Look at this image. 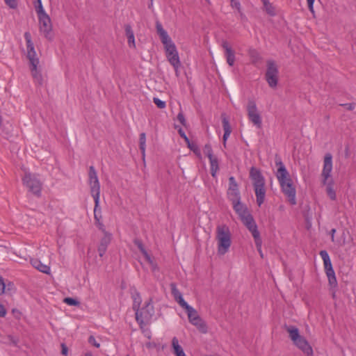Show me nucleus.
<instances>
[{
    "label": "nucleus",
    "instance_id": "1",
    "mask_svg": "<svg viewBox=\"0 0 356 356\" xmlns=\"http://www.w3.org/2000/svg\"><path fill=\"white\" fill-rule=\"evenodd\" d=\"M275 163L277 167L276 177L279 181L282 193L291 205L296 204V188L293 184L291 176L283 163L281 157L277 154H276L275 157Z\"/></svg>",
    "mask_w": 356,
    "mask_h": 356
},
{
    "label": "nucleus",
    "instance_id": "2",
    "mask_svg": "<svg viewBox=\"0 0 356 356\" xmlns=\"http://www.w3.org/2000/svg\"><path fill=\"white\" fill-rule=\"evenodd\" d=\"M156 29L161 42L164 46L165 56L170 63L173 66L175 71H177L181 66V62L179 54L175 43L172 42L167 31L163 29L160 22L156 21Z\"/></svg>",
    "mask_w": 356,
    "mask_h": 356
},
{
    "label": "nucleus",
    "instance_id": "3",
    "mask_svg": "<svg viewBox=\"0 0 356 356\" xmlns=\"http://www.w3.org/2000/svg\"><path fill=\"white\" fill-rule=\"evenodd\" d=\"M24 36L26 42L27 58L29 60L31 74L34 81L39 85H42V76L40 72L38 70L39 59L36 56L34 45L31 40V35L29 32H25Z\"/></svg>",
    "mask_w": 356,
    "mask_h": 356
},
{
    "label": "nucleus",
    "instance_id": "4",
    "mask_svg": "<svg viewBox=\"0 0 356 356\" xmlns=\"http://www.w3.org/2000/svg\"><path fill=\"white\" fill-rule=\"evenodd\" d=\"M250 177L252 181L257 204L259 207L264 202L266 197L265 179L260 170L252 167L250 170Z\"/></svg>",
    "mask_w": 356,
    "mask_h": 356
},
{
    "label": "nucleus",
    "instance_id": "5",
    "mask_svg": "<svg viewBox=\"0 0 356 356\" xmlns=\"http://www.w3.org/2000/svg\"><path fill=\"white\" fill-rule=\"evenodd\" d=\"M216 240L218 241V253L220 255L226 254L231 246V232L226 225H218L216 228Z\"/></svg>",
    "mask_w": 356,
    "mask_h": 356
},
{
    "label": "nucleus",
    "instance_id": "6",
    "mask_svg": "<svg viewBox=\"0 0 356 356\" xmlns=\"http://www.w3.org/2000/svg\"><path fill=\"white\" fill-rule=\"evenodd\" d=\"M88 184L90 188L91 195L95 201L94 216L97 220H99L97 211L99 205L100 184L95 168L92 165L89 168Z\"/></svg>",
    "mask_w": 356,
    "mask_h": 356
},
{
    "label": "nucleus",
    "instance_id": "7",
    "mask_svg": "<svg viewBox=\"0 0 356 356\" xmlns=\"http://www.w3.org/2000/svg\"><path fill=\"white\" fill-rule=\"evenodd\" d=\"M24 185L28 191L37 197L41 195L42 182L35 174L26 172L22 178Z\"/></svg>",
    "mask_w": 356,
    "mask_h": 356
},
{
    "label": "nucleus",
    "instance_id": "8",
    "mask_svg": "<svg viewBox=\"0 0 356 356\" xmlns=\"http://www.w3.org/2000/svg\"><path fill=\"white\" fill-rule=\"evenodd\" d=\"M154 314V309L153 305L151 303V300L145 304V306L142 307L140 309L137 308L136 311V320L140 325V327L143 325L147 324L151 321Z\"/></svg>",
    "mask_w": 356,
    "mask_h": 356
},
{
    "label": "nucleus",
    "instance_id": "9",
    "mask_svg": "<svg viewBox=\"0 0 356 356\" xmlns=\"http://www.w3.org/2000/svg\"><path fill=\"white\" fill-rule=\"evenodd\" d=\"M278 74L279 70L275 62L273 60H267L265 77L268 86L272 88H275L277 86Z\"/></svg>",
    "mask_w": 356,
    "mask_h": 356
},
{
    "label": "nucleus",
    "instance_id": "10",
    "mask_svg": "<svg viewBox=\"0 0 356 356\" xmlns=\"http://www.w3.org/2000/svg\"><path fill=\"white\" fill-rule=\"evenodd\" d=\"M248 118L249 120L257 128H261L262 119L259 114L256 102L253 99H249L246 106Z\"/></svg>",
    "mask_w": 356,
    "mask_h": 356
},
{
    "label": "nucleus",
    "instance_id": "11",
    "mask_svg": "<svg viewBox=\"0 0 356 356\" xmlns=\"http://www.w3.org/2000/svg\"><path fill=\"white\" fill-rule=\"evenodd\" d=\"M40 31L49 40L52 38V24L49 16L47 14L39 15Z\"/></svg>",
    "mask_w": 356,
    "mask_h": 356
},
{
    "label": "nucleus",
    "instance_id": "12",
    "mask_svg": "<svg viewBox=\"0 0 356 356\" xmlns=\"http://www.w3.org/2000/svg\"><path fill=\"white\" fill-rule=\"evenodd\" d=\"M323 168L322 176L323 177V183L326 184L327 179L330 177L332 170V156L330 153H327L324 157Z\"/></svg>",
    "mask_w": 356,
    "mask_h": 356
},
{
    "label": "nucleus",
    "instance_id": "13",
    "mask_svg": "<svg viewBox=\"0 0 356 356\" xmlns=\"http://www.w3.org/2000/svg\"><path fill=\"white\" fill-rule=\"evenodd\" d=\"M227 196L230 201L241 198L238 184L232 176L229 178Z\"/></svg>",
    "mask_w": 356,
    "mask_h": 356
},
{
    "label": "nucleus",
    "instance_id": "14",
    "mask_svg": "<svg viewBox=\"0 0 356 356\" xmlns=\"http://www.w3.org/2000/svg\"><path fill=\"white\" fill-rule=\"evenodd\" d=\"M293 343L307 356H313V349L304 337Z\"/></svg>",
    "mask_w": 356,
    "mask_h": 356
},
{
    "label": "nucleus",
    "instance_id": "15",
    "mask_svg": "<svg viewBox=\"0 0 356 356\" xmlns=\"http://www.w3.org/2000/svg\"><path fill=\"white\" fill-rule=\"evenodd\" d=\"M221 46L225 50V56L227 64L231 67L233 66L235 62V54L234 50L226 40L222 41Z\"/></svg>",
    "mask_w": 356,
    "mask_h": 356
},
{
    "label": "nucleus",
    "instance_id": "16",
    "mask_svg": "<svg viewBox=\"0 0 356 356\" xmlns=\"http://www.w3.org/2000/svg\"><path fill=\"white\" fill-rule=\"evenodd\" d=\"M233 204L234 209L238 214L241 219L245 216V215L250 214L248 211L246 207L241 202V198L231 201Z\"/></svg>",
    "mask_w": 356,
    "mask_h": 356
},
{
    "label": "nucleus",
    "instance_id": "17",
    "mask_svg": "<svg viewBox=\"0 0 356 356\" xmlns=\"http://www.w3.org/2000/svg\"><path fill=\"white\" fill-rule=\"evenodd\" d=\"M111 236L108 233H105L104 236L101 238L100 243L98 247V253L99 257H103L105 254L108 245L111 243Z\"/></svg>",
    "mask_w": 356,
    "mask_h": 356
},
{
    "label": "nucleus",
    "instance_id": "18",
    "mask_svg": "<svg viewBox=\"0 0 356 356\" xmlns=\"http://www.w3.org/2000/svg\"><path fill=\"white\" fill-rule=\"evenodd\" d=\"M319 254L323 261L325 273H332L334 272L327 252L326 250H321Z\"/></svg>",
    "mask_w": 356,
    "mask_h": 356
},
{
    "label": "nucleus",
    "instance_id": "19",
    "mask_svg": "<svg viewBox=\"0 0 356 356\" xmlns=\"http://www.w3.org/2000/svg\"><path fill=\"white\" fill-rule=\"evenodd\" d=\"M221 118H222V127H223V130H224V134H223L222 139H223L224 145H225L226 140H227V138H229V136L232 132V129H231V126L229 124V120L227 118L226 115L225 113L222 114Z\"/></svg>",
    "mask_w": 356,
    "mask_h": 356
},
{
    "label": "nucleus",
    "instance_id": "20",
    "mask_svg": "<svg viewBox=\"0 0 356 356\" xmlns=\"http://www.w3.org/2000/svg\"><path fill=\"white\" fill-rule=\"evenodd\" d=\"M248 229L251 232V234L254 238V243H255L257 250L260 251L261 246L262 245V240L260 236V233L258 231L257 225H254L253 227H250L248 228Z\"/></svg>",
    "mask_w": 356,
    "mask_h": 356
},
{
    "label": "nucleus",
    "instance_id": "21",
    "mask_svg": "<svg viewBox=\"0 0 356 356\" xmlns=\"http://www.w3.org/2000/svg\"><path fill=\"white\" fill-rule=\"evenodd\" d=\"M285 330L289 333V337L293 343L302 337L300 334L298 328L294 325H286Z\"/></svg>",
    "mask_w": 356,
    "mask_h": 356
},
{
    "label": "nucleus",
    "instance_id": "22",
    "mask_svg": "<svg viewBox=\"0 0 356 356\" xmlns=\"http://www.w3.org/2000/svg\"><path fill=\"white\" fill-rule=\"evenodd\" d=\"M31 264L37 270L39 271L49 275L50 273V267L46 264H43L39 259H31Z\"/></svg>",
    "mask_w": 356,
    "mask_h": 356
},
{
    "label": "nucleus",
    "instance_id": "23",
    "mask_svg": "<svg viewBox=\"0 0 356 356\" xmlns=\"http://www.w3.org/2000/svg\"><path fill=\"white\" fill-rule=\"evenodd\" d=\"M190 323L195 326L197 329L202 333H207L208 331L207 325L205 321L200 317H196L195 319L190 321Z\"/></svg>",
    "mask_w": 356,
    "mask_h": 356
},
{
    "label": "nucleus",
    "instance_id": "24",
    "mask_svg": "<svg viewBox=\"0 0 356 356\" xmlns=\"http://www.w3.org/2000/svg\"><path fill=\"white\" fill-rule=\"evenodd\" d=\"M125 34L127 38V42L129 47L135 48V37L134 33L130 24H125L124 26Z\"/></svg>",
    "mask_w": 356,
    "mask_h": 356
},
{
    "label": "nucleus",
    "instance_id": "25",
    "mask_svg": "<svg viewBox=\"0 0 356 356\" xmlns=\"http://www.w3.org/2000/svg\"><path fill=\"white\" fill-rule=\"evenodd\" d=\"M172 346L174 350V354L176 356H186L182 347L179 343V340L176 337L172 339Z\"/></svg>",
    "mask_w": 356,
    "mask_h": 356
},
{
    "label": "nucleus",
    "instance_id": "26",
    "mask_svg": "<svg viewBox=\"0 0 356 356\" xmlns=\"http://www.w3.org/2000/svg\"><path fill=\"white\" fill-rule=\"evenodd\" d=\"M210 163L211 175L213 177H216L217 172L219 170L218 159L216 156L209 158Z\"/></svg>",
    "mask_w": 356,
    "mask_h": 356
},
{
    "label": "nucleus",
    "instance_id": "27",
    "mask_svg": "<svg viewBox=\"0 0 356 356\" xmlns=\"http://www.w3.org/2000/svg\"><path fill=\"white\" fill-rule=\"evenodd\" d=\"M265 11L270 16H275L276 9L275 7L268 0H261Z\"/></svg>",
    "mask_w": 356,
    "mask_h": 356
},
{
    "label": "nucleus",
    "instance_id": "28",
    "mask_svg": "<svg viewBox=\"0 0 356 356\" xmlns=\"http://www.w3.org/2000/svg\"><path fill=\"white\" fill-rule=\"evenodd\" d=\"M326 275L328 279L329 285L330 286L331 289L334 290V293H333V297H334V294H335V289L337 287V278L335 276V273L333 272L332 273H327Z\"/></svg>",
    "mask_w": 356,
    "mask_h": 356
},
{
    "label": "nucleus",
    "instance_id": "29",
    "mask_svg": "<svg viewBox=\"0 0 356 356\" xmlns=\"http://www.w3.org/2000/svg\"><path fill=\"white\" fill-rule=\"evenodd\" d=\"M145 147H146V134L145 133H141L139 137V148L142 154V156L144 159L145 156Z\"/></svg>",
    "mask_w": 356,
    "mask_h": 356
},
{
    "label": "nucleus",
    "instance_id": "30",
    "mask_svg": "<svg viewBox=\"0 0 356 356\" xmlns=\"http://www.w3.org/2000/svg\"><path fill=\"white\" fill-rule=\"evenodd\" d=\"M245 226L248 228L250 227H253L254 225H257L252 216L250 213L248 215H245L243 218L241 219Z\"/></svg>",
    "mask_w": 356,
    "mask_h": 356
},
{
    "label": "nucleus",
    "instance_id": "31",
    "mask_svg": "<svg viewBox=\"0 0 356 356\" xmlns=\"http://www.w3.org/2000/svg\"><path fill=\"white\" fill-rule=\"evenodd\" d=\"M186 311L188 321H192V320L195 319L196 317H199V314L196 309H195L191 305L185 309Z\"/></svg>",
    "mask_w": 356,
    "mask_h": 356
},
{
    "label": "nucleus",
    "instance_id": "32",
    "mask_svg": "<svg viewBox=\"0 0 356 356\" xmlns=\"http://www.w3.org/2000/svg\"><path fill=\"white\" fill-rule=\"evenodd\" d=\"M251 61L253 64H256L261 60V57L258 51L254 49H250L248 51Z\"/></svg>",
    "mask_w": 356,
    "mask_h": 356
},
{
    "label": "nucleus",
    "instance_id": "33",
    "mask_svg": "<svg viewBox=\"0 0 356 356\" xmlns=\"http://www.w3.org/2000/svg\"><path fill=\"white\" fill-rule=\"evenodd\" d=\"M19 339L17 337H15L12 335H8L5 341H3V343L9 346H13L17 347L18 346Z\"/></svg>",
    "mask_w": 356,
    "mask_h": 356
},
{
    "label": "nucleus",
    "instance_id": "34",
    "mask_svg": "<svg viewBox=\"0 0 356 356\" xmlns=\"http://www.w3.org/2000/svg\"><path fill=\"white\" fill-rule=\"evenodd\" d=\"M326 191H327V195L332 200H336V197H337L336 193L332 187V183H329L327 184Z\"/></svg>",
    "mask_w": 356,
    "mask_h": 356
},
{
    "label": "nucleus",
    "instance_id": "35",
    "mask_svg": "<svg viewBox=\"0 0 356 356\" xmlns=\"http://www.w3.org/2000/svg\"><path fill=\"white\" fill-rule=\"evenodd\" d=\"M170 289H171L172 295L173 296L175 299H177L178 297L182 296L181 293L177 288L176 284L171 283L170 284Z\"/></svg>",
    "mask_w": 356,
    "mask_h": 356
},
{
    "label": "nucleus",
    "instance_id": "36",
    "mask_svg": "<svg viewBox=\"0 0 356 356\" xmlns=\"http://www.w3.org/2000/svg\"><path fill=\"white\" fill-rule=\"evenodd\" d=\"M35 8L38 16L47 14L43 8L41 0L37 1V4L35 5Z\"/></svg>",
    "mask_w": 356,
    "mask_h": 356
},
{
    "label": "nucleus",
    "instance_id": "37",
    "mask_svg": "<svg viewBox=\"0 0 356 356\" xmlns=\"http://www.w3.org/2000/svg\"><path fill=\"white\" fill-rule=\"evenodd\" d=\"M203 152L208 157V159L215 156L213 154V150H212L211 145H209V144H206L204 145V149H203Z\"/></svg>",
    "mask_w": 356,
    "mask_h": 356
},
{
    "label": "nucleus",
    "instance_id": "38",
    "mask_svg": "<svg viewBox=\"0 0 356 356\" xmlns=\"http://www.w3.org/2000/svg\"><path fill=\"white\" fill-rule=\"evenodd\" d=\"M64 302L70 306H79L80 304L77 300L72 298H65L64 299Z\"/></svg>",
    "mask_w": 356,
    "mask_h": 356
},
{
    "label": "nucleus",
    "instance_id": "39",
    "mask_svg": "<svg viewBox=\"0 0 356 356\" xmlns=\"http://www.w3.org/2000/svg\"><path fill=\"white\" fill-rule=\"evenodd\" d=\"M140 302H141V300H140V294L138 293H136L134 296V305H133V309L134 311H136L137 308L139 309Z\"/></svg>",
    "mask_w": 356,
    "mask_h": 356
},
{
    "label": "nucleus",
    "instance_id": "40",
    "mask_svg": "<svg viewBox=\"0 0 356 356\" xmlns=\"http://www.w3.org/2000/svg\"><path fill=\"white\" fill-rule=\"evenodd\" d=\"M153 102L156 105V106L159 108H164L166 106L165 102L161 100L158 97H154Z\"/></svg>",
    "mask_w": 356,
    "mask_h": 356
},
{
    "label": "nucleus",
    "instance_id": "41",
    "mask_svg": "<svg viewBox=\"0 0 356 356\" xmlns=\"http://www.w3.org/2000/svg\"><path fill=\"white\" fill-rule=\"evenodd\" d=\"M177 303L182 307L184 308V309H186V308H188L190 305L184 300V299L183 298V296H181L179 297H178L177 299H175Z\"/></svg>",
    "mask_w": 356,
    "mask_h": 356
},
{
    "label": "nucleus",
    "instance_id": "42",
    "mask_svg": "<svg viewBox=\"0 0 356 356\" xmlns=\"http://www.w3.org/2000/svg\"><path fill=\"white\" fill-rule=\"evenodd\" d=\"M188 147L191 151H193L195 154H197V155H200V148H199L198 145L195 143L192 142L190 144V146H188Z\"/></svg>",
    "mask_w": 356,
    "mask_h": 356
},
{
    "label": "nucleus",
    "instance_id": "43",
    "mask_svg": "<svg viewBox=\"0 0 356 356\" xmlns=\"http://www.w3.org/2000/svg\"><path fill=\"white\" fill-rule=\"evenodd\" d=\"M4 1H5V3L10 8H12V9H15L18 6L17 0H4Z\"/></svg>",
    "mask_w": 356,
    "mask_h": 356
},
{
    "label": "nucleus",
    "instance_id": "44",
    "mask_svg": "<svg viewBox=\"0 0 356 356\" xmlns=\"http://www.w3.org/2000/svg\"><path fill=\"white\" fill-rule=\"evenodd\" d=\"M231 6L234 8L237 9V10L242 15L241 9V3L237 0H231Z\"/></svg>",
    "mask_w": 356,
    "mask_h": 356
},
{
    "label": "nucleus",
    "instance_id": "45",
    "mask_svg": "<svg viewBox=\"0 0 356 356\" xmlns=\"http://www.w3.org/2000/svg\"><path fill=\"white\" fill-rule=\"evenodd\" d=\"M177 120L184 127L186 126V120L185 119L184 115L182 112H179L177 116Z\"/></svg>",
    "mask_w": 356,
    "mask_h": 356
},
{
    "label": "nucleus",
    "instance_id": "46",
    "mask_svg": "<svg viewBox=\"0 0 356 356\" xmlns=\"http://www.w3.org/2000/svg\"><path fill=\"white\" fill-rule=\"evenodd\" d=\"M145 259L153 267V270H154L156 268V265H154L152 259H151V257L150 255L147 252H145V254H143Z\"/></svg>",
    "mask_w": 356,
    "mask_h": 356
},
{
    "label": "nucleus",
    "instance_id": "47",
    "mask_svg": "<svg viewBox=\"0 0 356 356\" xmlns=\"http://www.w3.org/2000/svg\"><path fill=\"white\" fill-rule=\"evenodd\" d=\"M88 342L92 344L96 348H99L100 346V344L98 342H97L95 338L93 336H90L88 339Z\"/></svg>",
    "mask_w": 356,
    "mask_h": 356
},
{
    "label": "nucleus",
    "instance_id": "48",
    "mask_svg": "<svg viewBox=\"0 0 356 356\" xmlns=\"http://www.w3.org/2000/svg\"><path fill=\"white\" fill-rule=\"evenodd\" d=\"M135 243L137 245L138 249L140 250V252L143 254L145 252H147L146 250L145 249L142 242L140 241H136Z\"/></svg>",
    "mask_w": 356,
    "mask_h": 356
},
{
    "label": "nucleus",
    "instance_id": "49",
    "mask_svg": "<svg viewBox=\"0 0 356 356\" xmlns=\"http://www.w3.org/2000/svg\"><path fill=\"white\" fill-rule=\"evenodd\" d=\"M6 284L3 279L0 276V295L3 294L5 291Z\"/></svg>",
    "mask_w": 356,
    "mask_h": 356
},
{
    "label": "nucleus",
    "instance_id": "50",
    "mask_svg": "<svg viewBox=\"0 0 356 356\" xmlns=\"http://www.w3.org/2000/svg\"><path fill=\"white\" fill-rule=\"evenodd\" d=\"M307 1L308 8H309V11L311 13H314V0H307Z\"/></svg>",
    "mask_w": 356,
    "mask_h": 356
},
{
    "label": "nucleus",
    "instance_id": "51",
    "mask_svg": "<svg viewBox=\"0 0 356 356\" xmlns=\"http://www.w3.org/2000/svg\"><path fill=\"white\" fill-rule=\"evenodd\" d=\"M7 314V311L3 305L0 303V317H4Z\"/></svg>",
    "mask_w": 356,
    "mask_h": 356
},
{
    "label": "nucleus",
    "instance_id": "52",
    "mask_svg": "<svg viewBox=\"0 0 356 356\" xmlns=\"http://www.w3.org/2000/svg\"><path fill=\"white\" fill-rule=\"evenodd\" d=\"M342 106H344L347 110L352 111L355 108V104L350 103V104H341Z\"/></svg>",
    "mask_w": 356,
    "mask_h": 356
},
{
    "label": "nucleus",
    "instance_id": "53",
    "mask_svg": "<svg viewBox=\"0 0 356 356\" xmlns=\"http://www.w3.org/2000/svg\"><path fill=\"white\" fill-rule=\"evenodd\" d=\"M67 348L65 344H62V354L64 355H67Z\"/></svg>",
    "mask_w": 356,
    "mask_h": 356
},
{
    "label": "nucleus",
    "instance_id": "54",
    "mask_svg": "<svg viewBox=\"0 0 356 356\" xmlns=\"http://www.w3.org/2000/svg\"><path fill=\"white\" fill-rule=\"evenodd\" d=\"M178 133L179 134V136L182 138L184 137V136H186V134L184 132V131L182 129V128L181 127H179L178 129Z\"/></svg>",
    "mask_w": 356,
    "mask_h": 356
},
{
    "label": "nucleus",
    "instance_id": "55",
    "mask_svg": "<svg viewBox=\"0 0 356 356\" xmlns=\"http://www.w3.org/2000/svg\"><path fill=\"white\" fill-rule=\"evenodd\" d=\"M182 138L184 140V141L186 142V143L187 144V146H190V144L192 143L190 141L189 138L187 137V136H184V137H182Z\"/></svg>",
    "mask_w": 356,
    "mask_h": 356
},
{
    "label": "nucleus",
    "instance_id": "56",
    "mask_svg": "<svg viewBox=\"0 0 356 356\" xmlns=\"http://www.w3.org/2000/svg\"><path fill=\"white\" fill-rule=\"evenodd\" d=\"M182 138L184 140V141L186 142V143L187 144V146H190V144L192 143L190 141L189 138L187 137V136H184V137H182Z\"/></svg>",
    "mask_w": 356,
    "mask_h": 356
},
{
    "label": "nucleus",
    "instance_id": "57",
    "mask_svg": "<svg viewBox=\"0 0 356 356\" xmlns=\"http://www.w3.org/2000/svg\"><path fill=\"white\" fill-rule=\"evenodd\" d=\"M335 232H336V229H332L331 231H330L331 238H332V241H334V238Z\"/></svg>",
    "mask_w": 356,
    "mask_h": 356
},
{
    "label": "nucleus",
    "instance_id": "58",
    "mask_svg": "<svg viewBox=\"0 0 356 356\" xmlns=\"http://www.w3.org/2000/svg\"><path fill=\"white\" fill-rule=\"evenodd\" d=\"M153 4V0H150V3L149 4L148 7L150 8Z\"/></svg>",
    "mask_w": 356,
    "mask_h": 356
},
{
    "label": "nucleus",
    "instance_id": "59",
    "mask_svg": "<svg viewBox=\"0 0 356 356\" xmlns=\"http://www.w3.org/2000/svg\"><path fill=\"white\" fill-rule=\"evenodd\" d=\"M258 252H259L261 257H263V253H262V251L261 250L260 251L258 250Z\"/></svg>",
    "mask_w": 356,
    "mask_h": 356
},
{
    "label": "nucleus",
    "instance_id": "60",
    "mask_svg": "<svg viewBox=\"0 0 356 356\" xmlns=\"http://www.w3.org/2000/svg\"><path fill=\"white\" fill-rule=\"evenodd\" d=\"M85 356H92V355H91V354H89V353H87V354H86V355H85Z\"/></svg>",
    "mask_w": 356,
    "mask_h": 356
},
{
    "label": "nucleus",
    "instance_id": "61",
    "mask_svg": "<svg viewBox=\"0 0 356 356\" xmlns=\"http://www.w3.org/2000/svg\"><path fill=\"white\" fill-rule=\"evenodd\" d=\"M175 73H176V75L178 76V74H179L178 70L177 72L175 71Z\"/></svg>",
    "mask_w": 356,
    "mask_h": 356
},
{
    "label": "nucleus",
    "instance_id": "62",
    "mask_svg": "<svg viewBox=\"0 0 356 356\" xmlns=\"http://www.w3.org/2000/svg\"><path fill=\"white\" fill-rule=\"evenodd\" d=\"M208 3H209V0H206Z\"/></svg>",
    "mask_w": 356,
    "mask_h": 356
}]
</instances>
